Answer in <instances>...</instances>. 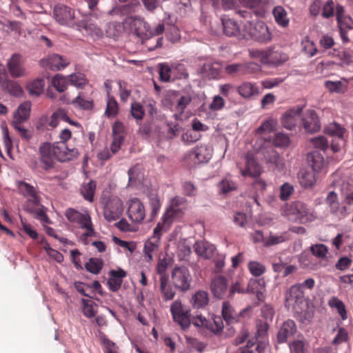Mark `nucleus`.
<instances>
[{
  "instance_id": "1",
  "label": "nucleus",
  "mask_w": 353,
  "mask_h": 353,
  "mask_svg": "<svg viewBox=\"0 0 353 353\" xmlns=\"http://www.w3.org/2000/svg\"><path fill=\"white\" fill-rule=\"evenodd\" d=\"M284 216L294 223L305 224L314 219L312 209L301 201H296L288 205L284 210Z\"/></svg>"
},
{
  "instance_id": "2",
  "label": "nucleus",
  "mask_w": 353,
  "mask_h": 353,
  "mask_svg": "<svg viewBox=\"0 0 353 353\" xmlns=\"http://www.w3.org/2000/svg\"><path fill=\"white\" fill-rule=\"evenodd\" d=\"M65 216L76 227L85 230L81 235L82 239L94 236V229L88 213H81L74 208H68L65 212Z\"/></svg>"
},
{
  "instance_id": "3",
  "label": "nucleus",
  "mask_w": 353,
  "mask_h": 353,
  "mask_svg": "<svg viewBox=\"0 0 353 353\" xmlns=\"http://www.w3.org/2000/svg\"><path fill=\"white\" fill-rule=\"evenodd\" d=\"M104 219L108 222L116 221L120 218L123 212V203L117 196L103 195L101 198Z\"/></svg>"
},
{
  "instance_id": "4",
  "label": "nucleus",
  "mask_w": 353,
  "mask_h": 353,
  "mask_svg": "<svg viewBox=\"0 0 353 353\" xmlns=\"http://www.w3.org/2000/svg\"><path fill=\"white\" fill-rule=\"evenodd\" d=\"M190 102V98L188 96H181L178 92L169 91L165 96L163 103L172 111L176 120H179L187 105Z\"/></svg>"
},
{
  "instance_id": "5",
  "label": "nucleus",
  "mask_w": 353,
  "mask_h": 353,
  "mask_svg": "<svg viewBox=\"0 0 353 353\" xmlns=\"http://www.w3.org/2000/svg\"><path fill=\"white\" fill-rule=\"evenodd\" d=\"M124 24L129 26L134 31L137 36L141 39H148L152 34L149 25L141 17L135 15L128 16L125 19Z\"/></svg>"
},
{
  "instance_id": "6",
  "label": "nucleus",
  "mask_w": 353,
  "mask_h": 353,
  "mask_svg": "<svg viewBox=\"0 0 353 353\" xmlns=\"http://www.w3.org/2000/svg\"><path fill=\"white\" fill-rule=\"evenodd\" d=\"M41 201V196L36 197L34 199H27L24 203V210L33 214L37 219L49 223L50 219L46 214L47 208L43 205Z\"/></svg>"
},
{
  "instance_id": "7",
  "label": "nucleus",
  "mask_w": 353,
  "mask_h": 353,
  "mask_svg": "<svg viewBox=\"0 0 353 353\" xmlns=\"http://www.w3.org/2000/svg\"><path fill=\"white\" fill-rule=\"evenodd\" d=\"M325 203L331 214L335 216L339 220L344 219L350 213V209L346 205H340L338 195L334 191L328 192L325 198Z\"/></svg>"
},
{
  "instance_id": "8",
  "label": "nucleus",
  "mask_w": 353,
  "mask_h": 353,
  "mask_svg": "<svg viewBox=\"0 0 353 353\" xmlns=\"http://www.w3.org/2000/svg\"><path fill=\"white\" fill-rule=\"evenodd\" d=\"M172 282L174 286L182 291H187L192 280L189 270L185 267H175L172 272Z\"/></svg>"
},
{
  "instance_id": "9",
  "label": "nucleus",
  "mask_w": 353,
  "mask_h": 353,
  "mask_svg": "<svg viewBox=\"0 0 353 353\" xmlns=\"http://www.w3.org/2000/svg\"><path fill=\"white\" fill-rule=\"evenodd\" d=\"M54 17L60 25L73 27L76 26L74 10L65 5H57L53 10Z\"/></svg>"
},
{
  "instance_id": "10",
  "label": "nucleus",
  "mask_w": 353,
  "mask_h": 353,
  "mask_svg": "<svg viewBox=\"0 0 353 353\" xmlns=\"http://www.w3.org/2000/svg\"><path fill=\"white\" fill-rule=\"evenodd\" d=\"M127 213L129 219L134 223H141L145 217V209L143 203L137 198H132L127 202Z\"/></svg>"
},
{
  "instance_id": "11",
  "label": "nucleus",
  "mask_w": 353,
  "mask_h": 353,
  "mask_svg": "<svg viewBox=\"0 0 353 353\" xmlns=\"http://www.w3.org/2000/svg\"><path fill=\"white\" fill-rule=\"evenodd\" d=\"M246 159V168L242 171V174L243 176L249 175L255 178L254 187L259 190H264L266 188V183L259 177L261 174L260 166L252 157L248 156Z\"/></svg>"
},
{
  "instance_id": "12",
  "label": "nucleus",
  "mask_w": 353,
  "mask_h": 353,
  "mask_svg": "<svg viewBox=\"0 0 353 353\" xmlns=\"http://www.w3.org/2000/svg\"><path fill=\"white\" fill-rule=\"evenodd\" d=\"M252 39L261 43H267L272 40V34L268 26L263 21H257L250 29Z\"/></svg>"
},
{
  "instance_id": "13",
  "label": "nucleus",
  "mask_w": 353,
  "mask_h": 353,
  "mask_svg": "<svg viewBox=\"0 0 353 353\" xmlns=\"http://www.w3.org/2000/svg\"><path fill=\"white\" fill-rule=\"evenodd\" d=\"M25 60L19 53L13 54L7 61V69L10 75L13 78H19L26 75L24 67Z\"/></svg>"
},
{
  "instance_id": "14",
  "label": "nucleus",
  "mask_w": 353,
  "mask_h": 353,
  "mask_svg": "<svg viewBox=\"0 0 353 353\" xmlns=\"http://www.w3.org/2000/svg\"><path fill=\"white\" fill-rule=\"evenodd\" d=\"M173 319L179 323L182 328L188 327L190 324V311L185 310L179 301L172 303L170 307Z\"/></svg>"
},
{
  "instance_id": "15",
  "label": "nucleus",
  "mask_w": 353,
  "mask_h": 353,
  "mask_svg": "<svg viewBox=\"0 0 353 353\" xmlns=\"http://www.w3.org/2000/svg\"><path fill=\"white\" fill-rule=\"evenodd\" d=\"M240 4L252 10L254 14L263 18L270 11V0H239Z\"/></svg>"
},
{
  "instance_id": "16",
  "label": "nucleus",
  "mask_w": 353,
  "mask_h": 353,
  "mask_svg": "<svg viewBox=\"0 0 353 353\" xmlns=\"http://www.w3.org/2000/svg\"><path fill=\"white\" fill-rule=\"evenodd\" d=\"M52 150L54 158L61 162L71 161L79 155L77 149H69L65 144L58 142L52 145Z\"/></svg>"
},
{
  "instance_id": "17",
  "label": "nucleus",
  "mask_w": 353,
  "mask_h": 353,
  "mask_svg": "<svg viewBox=\"0 0 353 353\" xmlns=\"http://www.w3.org/2000/svg\"><path fill=\"white\" fill-rule=\"evenodd\" d=\"M39 162L42 169L49 170L54 166V155L52 145L48 142L43 143L39 148Z\"/></svg>"
},
{
  "instance_id": "18",
  "label": "nucleus",
  "mask_w": 353,
  "mask_h": 353,
  "mask_svg": "<svg viewBox=\"0 0 353 353\" xmlns=\"http://www.w3.org/2000/svg\"><path fill=\"white\" fill-rule=\"evenodd\" d=\"M181 211L179 208L170 206L164 212L161 221H159L154 228V233L158 234L159 232L168 230L173 221L181 216Z\"/></svg>"
},
{
  "instance_id": "19",
  "label": "nucleus",
  "mask_w": 353,
  "mask_h": 353,
  "mask_svg": "<svg viewBox=\"0 0 353 353\" xmlns=\"http://www.w3.org/2000/svg\"><path fill=\"white\" fill-rule=\"evenodd\" d=\"M303 109V106L298 105L286 111L281 118L283 126L288 130H292L299 120Z\"/></svg>"
},
{
  "instance_id": "20",
  "label": "nucleus",
  "mask_w": 353,
  "mask_h": 353,
  "mask_svg": "<svg viewBox=\"0 0 353 353\" xmlns=\"http://www.w3.org/2000/svg\"><path fill=\"white\" fill-rule=\"evenodd\" d=\"M302 121L303 128L308 133L313 134L321 129V122L314 110L307 111L303 117Z\"/></svg>"
},
{
  "instance_id": "21",
  "label": "nucleus",
  "mask_w": 353,
  "mask_h": 353,
  "mask_svg": "<svg viewBox=\"0 0 353 353\" xmlns=\"http://www.w3.org/2000/svg\"><path fill=\"white\" fill-rule=\"evenodd\" d=\"M40 64L42 67L52 70H60L68 65V61L62 56L53 54L42 59L40 61Z\"/></svg>"
},
{
  "instance_id": "22",
  "label": "nucleus",
  "mask_w": 353,
  "mask_h": 353,
  "mask_svg": "<svg viewBox=\"0 0 353 353\" xmlns=\"http://www.w3.org/2000/svg\"><path fill=\"white\" fill-rule=\"evenodd\" d=\"M210 290L215 298L223 299L228 290L227 279L223 276H215L211 281Z\"/></svg>"
},
{
  "instance_id": "23",
  "label": "nucleus",
  "mask_w": 353,
  "mask_h": 353,
  "mask_svg": "<svg viewBox=\"0 0 353 353\" xmlns=\"http://www.w3.org/2000/svg\"><path fill=\"white\" fill-rule=\"evenodd\" d=\"M255 285L260 286L261 290L265 287V281L263 279H251L249 281L248 288L247 289L242 288L240 283L236 282L231 285L228 297L230 299L232 298L235 293L245 294L250 291L254 292V286Z\"/></svg>"
},
{
  "instance_id": "24",
  "label": "nucleus",
  "mask_w": 353,
  "mask_h": 353,
  "mask_svg": "<svg viewBox=\"0 0 353 353\" xmlns=\"http://www.w3.org/2000/svg\"><path fill=\"white\" fill-rule=\"evenodd\" d=\"M285 301L289 304H292L294 307H299L305 302L303 290L301 289V285L294 284L287 291L285 294Z\"/></svg>"
},
{
  "instance_id": "25",
  "label": "nucleus",
  "mask_w": 353,
  "mask_h": 353,
  "mask_svg": "<svg viewBox=\"0 0 353 353\" xmlns=\"http://www.w3.org/2000/svg\"><path fill=\"white\" fill-rule=\"evenodd\" d=\"M162 232L158 234L153 231V236L145 241L143 248L145 259L147 262H151L153 260V254L157 252L160 244V236Z\"/></svg>"
},
{
  "instance_id": "26",
  "label": "nucleus",
  "mask_w": 353,
  "mask_h": 353,
  "mask_svg": "<svg viewBox=\"0 0 353 353\" xmlns=\"http://www.w3.org/2000/svg\"><path fill=\"white\" fill-rule=\"evenodd\" d=\"M251 307H248L239 312L237 315L228 301H224L222 305V316L227 324H232L239 321V316H243L244 314L247 313L250 310Z\"/></svg>"
},
{
  "instance_id": "27",
  "label": "nucleus",
  "mask_w": 353,
  "mask_h": 353,
  "mask_svg": "<svg viewBox=\"0 0 353 353\" xmlns=\"http://www.w3.org/2000/svg\"><path fill=\"white\" fill-rule=\"evenodd\" d=\"M296 332V325L294 321L288 319L284 321L277 334L278 342L279 343H285L288 339L293 336Z\"/></svg>"
},
{
  "instance_id": "28",
  "label": "nucleus",
  "mask_w": 353,
  "mask_h": 353,
  "mask_svg": "<svg viewBox=\"0 0 353 353\" xmlns=\"http://www.w3.org/2000/svg\"><path fill=\"white\" fill-rule=\"evenodd\" d=\"M203 327H205L214 334H219L223 328V324L220 317H215L213 319L208 320L200 315V333Z\"/></svg>"
},
{
  "instance_id": "29",
  "label": "nucleus",
  "mask_w": 353,
  "mask_h": 353,
  "mask_svg": "<svg viewBox=\"0 0 353 353\" xmlns=\"http://www.w3.org/2000/svg\"><path fill=\"white\" fill-rule=\"evenodd\" d=\"M149 207V221H153L161 208V202L159 196L155 192H150L148 195Z\"/></svg>"
},
{
  "instance_id": "30",
  "label": "nucleus",
  "mask_w": 353,
  "mask_h": 353,
  "mask_svg": "<svg viewBox=\"0 0 353 353\" xmlns=\"http://www.w3.org/2000/svg\"><path fill=\"white\" fill-rule=\"evenodd\" d=\"M276 24L281 28H286L290 23L289 13L282 6H276L272 10Z\"/></svg>"
},
{
  "instance_id": "31",
  "label": "nucleus",
  "mask_w": 353,
  "mask_h": 353,
  "mask_svg": "<svg viewBox=\"0 0 353 353\" xmlns=\"http://www.w3.org/2000/svg\"><path fill=\"white\" fill-rule=\"evenodd\" d=\"M223 32L228 37H236L239 39L241 37L240 28L237 23L226 17L221 18Z\"/></svg>"
},
{
  "instance_id": "32",
  "label": "nucleus",
  "mask_w": 353,
  "mask_h": 353,
  "mask_svg": "<svg viewBox=\"0 0 353 353\" xmlns=\"http://www.w3.org/2000/svg\"><path fill=\"white\" fill-rule=\"evenodd\" d=\"M221 65L219 62H207L202 64L200 74L208 79H216L220 74Z\"/></svg>"
},
{
  "instance_id": "33",
  "label": "nucleus",
  "mask_w": 353,
  "mask_h": 353,
  "mask_svg": "<svg viewBox=\"0 0 353 353\" xmlns=\"http://www.w3.org/2000/svg\"><path fill=\"white\" fill-rule=\"evenodd\" d=\"M337 25L343 43H347L350 41L347 32L353 30V20L349 16L345 17L337 20Z\"/></svg>"
},
{
  "instance_id": "34",
  "label": "nucleus",
  "mask_w": 353,
  "mask_h": 353,
  "mask_svg": "<svg viewBox=\"0 0 353 353\" xmlns=\"http://www.w3.org/2000/svg\"><path fill=\"white\" fill-rule=\"evenodd\" d=\"M239 94L243 98H250L261 93L259 87L255 83L246 81L237 88Z\"/></svg>"
},
{
  "instance_id": "35",
  "label": "nucleus",
  "mask_w": 353,
  "mask_h": 353,
  "mask_svg": "<svg viewBox=\"0 0 353 353\" xmlns=\"http://www.w3.org/2000/svg\"><path fill=\"white\" fill-rule=\"evenodd\" d=\"M340 196L342 204H353V181H343L340 186Z\"/></svg>"
},
{
  "instance_id": "36",
  "label": "nucleus",
  "mask_w": 353,
  "mask_h": 353,
  "mask_svg": "<svg viewBox=\"0 0 353 353\" xmlns=\"http://www.w3.org/2000/svg\"><path fill=\"white\" fill-rule=\"evenodd\" d=\"M307 161L315 172H319L324 165L323 156L317 150L310 152L307 156Z\"/></svg>"
},
{
  "instance_id": "37",
  "label": "nucleus",
  "mask_w": 353,
  "mask_h": 353,
  "mask_svg": "<svg viewBox=\"0 0 353 353\" xmlns=\"http://www.w3.org/2000/svg\"><path fill=\"white\" fill-rule=\"evenodd\" d=\"M268 163L273 169L281 170L284 168L283 159L281 157L279 154L274 150H271L268 152V154L265 156Z\"/></svg>"
},
{
  "instance_id": "38",
  "label": "nucleus",
  "mask_w": 353,
  "mask_h": 353,
  "mask_svg": "<svg viewBox=\"0 0 353 353\" xmlns=\"http://www.w3.org/2000/svg\"><path fill=\"white\" fill-rule=\"evenodd\" d=\"M31 103L29 101H25L21 103L17 112L14 113V120L12 122H19L21 123L28 119L30 116Z\"/></svg>"
},
{
  "instance_id": "39",
  "label": "nucleus",
  "mask_w": 353,
  "mask_h": 353,
  "mask_svg": "<svg viewBox=\"0 0 353 353\" xmlns=\"http://www.w3.org/2000/svg\"><path fill=\"white\" fill-rule=\"evenodd\" d=\"M17 187L20 193L24 196L28 197V199H34L40 196L39 191L34 186L25 181H19Z\"/></svg>"
},
{
  "instance_id": "40",
  "label": "nucleus",
  "mask_w": 353,
  "mask_h": 353,
  "mask_svg": "<svg viewBox=\"0 0 353 353\" xmlns=\"http://www.w3.org/2000/svg\"><path fill=\"white\" fill-rule=\"evenodd\" d=\"M182 140L186 144L193 143L199 140V121L196 119L192 121V129L188 130L182 135Z\"/></svg>"
},
{
  "instance_id": "41",
  "label": "nucleus",
  "mask_w": 353,
  "mask_h": 353,
  "mask_svg": "<svg viewBox=\"0 0 353 353\" xmlns=\"http://www.w3.org/2000/svg\"><path fill=\"white\" fill-rule=\"evenodd\" d=\"M2 87L6 92L14 97H21L23 93L21 86L17 82L12 80L3 81Z\"/></svg>"
},
{
  "instance_id": "42",
  "label": "nucleus",
  "mask_w": 353,
  "mask_h": 353,
  "mask_svg": "<svg viewBox=\"0 0 353 353\" xmlns=\"http://www.w3.org/2000/svg\"><path fill=\"white\" fill-rule=\"evenodd\" d=\"M119 113V104L113 96L110 95L109 91H107V103L105 114L108 117H116Z\"/></svg>"
},
{
  "instance_id": "43",
  "label": "nucleus",
  "mask_w": 353,
  "mask_h": 353,
  "mask_svg": "<svg viewBox=\"0 0 353 353\" xmlns=\"http://www.w3.org/2000/svg\"><path fill=\"white\" fill-rule=\"evenodd\" d=\"M344 132V128L335 122L330 123L324 129L325 134L338 138L341 141H343Z\"/></svg>"
},
{
  "instance_id": "44",
  "label": "nucleus",
  "mask_w": 353,
  "mask_h": 353,
  "mask_svg": "<svg viewBox=\"0 0 353 353\" xmlns=\"http://www.w3.org/2000/svg\"><path fill=\"white\" fill-rule=\"evenodd\" d=\"M103 266V261L101 259L99 258H90L85 264L86 270L94 274H99Z\"/></svg>"
},
{
  "instance_id": "45",
  "label": "nucleus",
  "mask_w": 353,
  "mask_h": 353,
  "mask_svg": "<svg viewBox=\"0 0 353 353\" xmlns=\"http://www.w3.org/2000/svg\"><path fill=\"white\" fill-rule=\"evenodd\" d=\"M218 188L220 194H226L236 190L237 185L236 182L232 181L231 179L225 178L218 183Z\"/></svg>"
},
{
  "instance_id": "46",
  "label": "nucleus",
  "mask_w": 353,
  "mask_h": 353,
  "mask_svg": "<svg viewBox=\"0 0 353 353\" xmlns=\"http://www.w3.org/2000/svg\"><path fill=\"white\" fill-rule=\"evenodd\" d=\"M160 289L163 299L166 301L172 300L175 296V292L168 285V278H160Z\"/></svg>"
},
{
  "instance_id": "47",
  "label": "nucleus",
  "mask_w": 353,
  "mask_h": 353,
  "mask_svg": "<svg viewBox=\"0 0 353 353\" xmlns=\"http://www.w3.org/2000/svg\"><path fill=\"white\" fill-rule=\"evenodd\" d=\"M71 103L77 108L83 110H90L93 107L92 100L86 99L83 93H80L75 99H74Z\"/></svg>"
},
{
  "instance_id": "48",
  "label": "nucleus",
  "mask_w": 353,
  "mask_h": 353,
  "mask_svg": "<svg viewBox=\"0 0 353 353\" xmlns=\"http://www.w3.org/2000/svg\"><path fill=\"white\" fill-rule=\"evenodd\" d=\"M44 81L43 79H35L27 85L29 94L34 96L40 95L43 91Z\"/></svg>"
},
{
  "instance_id": "49",
  "label": "nucleus",
  "mask_w": 353,
  "mask_h": 353,
  "mask_svg": "<svg viewBox=\"0 0 353 353\" xmlns=\"http://www.w3.org/2000/svg\"><path fill=\"white\" fill-rule=\"evenodd\" d=\"M159 77L162 81L168 82L173 78V65L170 66L168 63L159 64Z\"/></svg>"
},
{
  "instance_id": "50",
  "label": "nucleus",
  "mask_w": 353,
  "mask_h": 353,
  "mask_svg": "<svg viewBox=\"0 0 353 353\" xmlns=\"http://www.w3.org/2000/svg\"><path fill=\"white\" fill-rule=\"evenodd\" d=\"M216 248L213 244L205 241L200 243V256L208 259L214 256Z\"/></svg>"
},
{
  "instance_id": "51",
  "label": "nucleus",
  "mask_w": 353,
  "mask_h": 353,
  "mask_svg": "<svg viewBox=\"0 0 353 353\" xmlns=\"http://www.w3.org/2000/svg\"><path fill=\"white\" fill-rule=\"evenodd\" d=\"M51 83L59 92H63L67 89L68 79L58 74L52 77Z\"/></svg>"
},
{
  "instance_id": "52",
  "label": "nucleus",
  "mask_w": 353,
  "mask_h": 353,
  "mask_svg": "<svg viewBox=\"0 0 353 353\" xmlns=\"http://www.w3.org/2000/svg\"><path fill=\"white\" fill-rule=\"evenodd\" d=\"M76 26L79 29L83 28L85 30L90 31L91 33H94L96 34L101 32V30L99 26L94 23L90 19L77 21Z\"/></svg>"
},
{
  "instance_id": "53",
  "label": "nucleus",
  "mask_w": 353,
  "mask_h": 353,
  "mask_svg": "<svg viewBox=\"0 0 353 353\" xmlns=\"http://www.w3.org/2000/svg\"><path fill=\"white\" fill-rule=\"evenodd\" d=\"M301 185L305 188H310L315 183V175L311 172H301L299 177Z\"/></svg>"
},
{
  "instance_id": "54",
  "label": "nucleus",
  "mask_w": 353,
  "mask_h": 353,
  "mask_svg": "<svg viewBox=\"0 0 353 353\" xmlns=\"http://www.w3.org/2000/svg\"><path fill=\"white\" fill-rule=\"evenodd\" d=\"M288 240L287 233L284 232L280 234H274L270 235L268 237L265 238L264 241V246L269 247L271 245H277L285 242Z\"/></svg>"
},
{
  "instance_id": "55",
  "label": "nucleus",
  "mask_w": 353,
  "mask_h": 353,
  "mask_svg": "<svg viewBox=\"0 0 353 353\" xmlns=\"http://www.w3.org/2000/svg\"><path fill=\"white\" fill-rule=\"evenodd\" d=\"M173 78L178 79H186L188 78V72L183 63H173Z\"/></svg>"
},
{
  "instance_id": "56",
  "label": "nucleus",
  "mask_w": 353,
  "mask_h": 353,
  "mask_svg": "<svg viewBox=\"0 0 353 353\" xmlns=\"http://www.w3.org/2000/svg\"><path fill=\"white\" fill-rule=\"evenodd\" d=\"M310 249L312 254L319 259H323L325 257L328 252L327 247L322 243L312 245Z\"/></svg>"
},
{
  "instance_id": "57",
  "label": "nucleus",
  "mask_w": 353,
  "mask_h": 353,
  "mask_svg": "<svg viewBox=\"0 0 353 353\" xmlns=\"http://www.w3.org/2000/svg\"><path fill=\"white\" fill-rule=\"evenodd\" d=\"M12 127L18 132L21 138L26 141H29L33 135L31 130H28L21 125L19 122H12Z\"/></svg>"
},
{
  "instance_id": "58",
  "label": "nucleus",
  "mask_w": 353,
  "mask_h": 353,
  "mask_svg": "<svg viewBox=\"0 0 353 353\" xmlns=\"http://www.w3.org/2000/svg\"><path fill=\"white\" fill-rule=\"evenodd\" d=\"M303 51L308 56V57H314L317 52V48L313 41L305 38L302 41Z\"/></svg>"
},
{
  "instance_id": "59",
  "label": "nucleus",
  "mask_w": 353,
  "mask_h": 353,
  "mask_svg": "<svg viewBox=\"0 0 353 353\" xmlns=\"http://www.w3.org/2000/svg\"><path fill=\"white\" fill-rule=\"evenodd\" d=\"M248 269L254 276H260L265 272V267L262 263L252 261L248 263Z\"/></svg>"
},
{
  "instance_id": "60",
  "label": "nucleus",
  "mask_w": 353,
  "mask_h": 353,
  "mask_svg": "<svg viewBox=\"0 0 353 353\" xmlns=\"http://www.w3.org/2000/svg\"><path fill=\"white\" fill-rule=\"evenodd\" d=\"M290 141V137L287 134L278 132L274 135L273 145L278 148H285L288 146Z\"/></svg>"
},
{
  "instance_id": "61",
  "label": "nucleus",
  "mask_w": 353,
  "mask_h": 353,
  "mask_svg": "<svg viewBox=\"0 0 353 353\" xmlns=\"http://www.w3.org/2000/svg\"><path fill=\"white\" fill-rule=\"evenodd\" d=\"M130 112L132 117L137 120H141L145 115L143 105L137 102L132 103Z\"/></svg>"
},
{
  "instance_id": "62",
  "label": "nucleus",
  "mask_w": 353,
  "mask_h": 353,
  "mask_svg": "<svg viewBox=\"0 0 353 353\" xmlns=\"http://www.w3.org/2000/svg\"><path fill=\"white\" fill-rule=\"evenodd\" d=\"M129 183L132 185L135 184L137 181H140L142 177L141 168L136 165L128 170Z\"/></svg>"
},
{
  "instance_id": "63",
  "label": "nucleus",
  "mask_w": 353,
  "mask_h": 353,
  "mask_svg": "<svg viewBox=\"0 0 353 353\" xmlns=\"http://www.w3.org/2000/svg\"><path fill=\"white\" fill-rule=\"evenodd\" d=\"M0 23L3 29L8 32H15L19 34L21 32V23L19 21H5Z\"/></svg>"
},
{
  "instance_id": "64",
  "label": "nucleus",
  "mask_w": 353,
  "mask_h": 353,
  "mask_svg": "<svg viewBox=\"0 0 353 353\" xmlns=\"http://www.w3.org/2000/svg\"><path fill=\"white\" fill-rule=\"evenodd\" d=\"M95 189L96 184L94 182L90 181L87 183L81 190L83 197L89 201H92Z\"/></svg>"
}]
</instances>
